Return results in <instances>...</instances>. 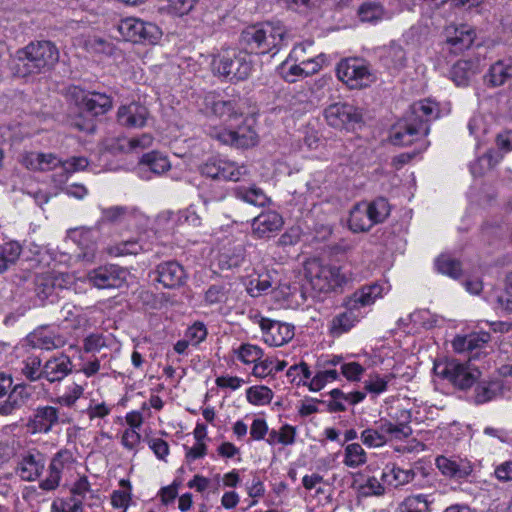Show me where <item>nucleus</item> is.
I'll use <instances>...</instances> for the list:
<instances>
[{
  "instance_id": "obj_1",
  "label": "nucleus",
  "mask_w": 512,
  "mask_h": 512,
  "mask_svg": "<svg viewBox=\"0 0 512 512\" xmlns=\"http://www.w3.org/2000/svg\"><path fill=\"white\" fill-rule=\"evenodd\" d=\"M439 114L438 106L422 100L411 106L410 114L398 121L391 129L390 140L396 146H408L425 138L430 131L429 123Z\"/></svg>"
},
{
  "instance_id": "obj_2",
  "label": "nucleus",
  "mask_w": 512,
  "mask_h": 512,
  "mask_svg": "<svg viewBox=\"0 0 512 512\" xmlns=\"http://www.w3.org/2000/svg\"><path fill=\"white\" fill-rule=\"evenodd\" d=\"M58 60V48L51 41H32L16 52L15 73L23 78L45 73Z\"/></svg>"
},
{
  "instance_id": "obj_3",
  "label": "nucleus",
  "mask_w": 512,
  "mask_h": 512,
  "mask_svg": "<svg viewBox=\"0 0 512 512\" xmlns=\"http://www.w3.org/2000/svg\"><path fill=\"white\" fill-rule=\"evenodd\" d=\"M285 39L286 30L281 24L264 22L246 27L241 32L240 44L250 54L275 55Z\"/></svg>"
},
{
  "instance_id": "obj_4",
  "label": "nucleus",
  "mask_w": 512,
  "mask_h": 512,
  "mask_svg": "<svg viewBox=\"0 0 512 512\" xmlns=\"http://www.w3.org/2000/svg\"><path fill=\"white\" fill-rule=\"evenodd\" d=\"M239 122L233 121L228 125L210 126L207 134L220 144L237 149H248L258 143V134L255 130V120L249 117H240Z\"/></svg>"
},
{
  "instance_id": "obj_5",
  "label": "nucleus",
  "mask_w": 512,
  "mask_h": 512,
  "mask_svg": "<svg viewBox=\"0 0 512 512\" xmlns=\"http://www.w3.org/2000/svg\"><path fill=\"white\" fill-rule=\"evenodd\" d=\"M305 272L312 289L319 293L336 291L348 282V277L340 267L325 264L317 259L306 263Z\"/></svg>"
},
{
  "instance_id": "obj_6",
  "label": "nucleus",
  "mask_w": 512,
  "mask_h": 512,
  "mask_svg": "<svg viewBox=\"0 0 512 512\" xmlns=\"http://www.w3.org/2000/svg\"><path fill=\"white\" fill-rule=\"evenodd\" d=\"M434 372L461 390L469 389L481 376L477 368L455 359L436 363Z\"/></svg>"
},
{
  "instance_id": "obj_7",
  "label": "nucleus",
  "mask_w": 512,
  "mask_h": 512,
  "mask_svg": "<svg viewBox=\"0 0 512 512\" xmlns=\"http://www.w3.org/2000/svg\"><path fill=\"white\" fill-rule=\"evenodd\" d=\"M337 76L351 89H362L376 81L370 66L357 58L342 60L337 65Z\"/></svg>"
},
{
  "instance_id": "obj_8",
  "label": "nucleus",
  "mask_w": 512,
  "mask_h": 512,
  "mask_svg": "<svg viewBox=\"0 0 512 512\" xmlns=\"http://www.w3.org/2000/svg\"><path fill=\"white\" fill-rule=\"evenodd\" d=\"M214 71L231 80H245L252 71V63L247 55L236 51H225L212 61Z\"/></svg>"
},
{
  "instance_id": "obj_9",
  "label": "nucleus",
  "mask_w": 512,
  "mask_h": 512,
  "mask_svg": "<svg viewBox=\"0 0 512 512\" xmlns=\"http://www.w3.org/2000/svg\"><path fill=\"white\" fill-rule=\"evenodd\" d=\"M72 419L54 406H38L28 418L27 430L32 434H47L59 424L71 423Z\"/></svg>"
},
{
  "instance_id": "obj_10",
  "label": "nucleus",
  "mask_w": 512,
  "mask_h": 512,
  "mask_svg": "<svg viewBox=\"0 0 512 512\" xmlns=\"http://www.w3.org/2000/svg\"><path fill=\"white\" fill-rule=\"evenodd\" d=\"M129 272L116 264H106L92 269L87 273L88 282L98 289H110L123 287Z\"/></svg>"
},
{
  "instance_id": "obj_11",
  "label": "nucleus",
  "mask_w": 512,
  "mask_h": 512,
  "mask_svg": "<svg viewBox=\"0 0 512 512\" xmlns=\"http://www.w3.org/2000/svg\"><path fill=\"white\" fill-rule=\"evenodd\" d=\"M204 105L207 110H210L220 118H226V121L229 123L243 117L245 112V101L243 99L232 98L225 100L214 93H209L205 96Z\"/></svg>"
},
{
  "instance_id": "obj_12",
  "label": "nucleus",
  "mask_w": 512,
  "mask_h": 512,
  "mask_svg": "<svg viewBox=\"0 0 512 512\" xmlns=\"http://www.w3.org/2000/svg\"><path fill=\"white\" fill-rule=\"evenodd\" d=\"M72 278L67 273L45 272L35 276V293L42 302L50 299L53 301L58 289L67 288Z\"/></svg>"
},
{
  "instance_id": "obj_13",
  "label": "nucleus",
  "mask_w": 512,
  "mask_h": 512,
  "mask_svg": "<svg viewBox=\"0 0 512 512\" xmlns=\"http://www.w3.org/2000/svg\"><path fill=\"white\" fill-rule=\"evenodd\" d=\"M74 463V457L68 449L59 450L51 459L45 479L40 481L39 487L44 491H53L59 487L62 472Z\"/></svg>"
},
{
  "instance_id": "obj_14",
  "label": "nucleus",
  "mask_w": 512,
  "mask_h": 512,
  "mask_svg": "<svg viewBox=\"0 0 512 512\" xmlns=\"http://www.w3.org/2000/svg\"><path fill=\"white\" fill-rule=\"evenodd\" d=\"M258 324L262 330L264 342L270 346H282L294 337V326L288 323L259 317Z\"/></svg>"
},
{
  "instance_id": "obj_15",
  "label": "nucleus",
  "mask_w": 512,
  "mask_h": 512,
  "mask_svg": "<svg viewBox=\"0 0 512 512\" xmlns=\"http://www.w3.org/2000/svg\"><path fill=\"white\" fill-rule=\"evenodd\" d=\"M45 466V455L36 449H32L20 455L16 472L22 480L32 482L40 478Z\"/></svg>"
},
{
  "instance_id": "obj_16",
  "label": "nucleus",
  "mask_w": 512,
  "mask_h": 512,
  "mask_svg": "<svg viewBox=\"0 0 512 512\" xmlns=\"http://www.w3.org/2000/svg\"><path fill=\"white\" fill-rule=\"evenodd\" d=\"M324 116L327 123L334 128H344L347 124L358 123L362 114L355 106L348 103H334L329 105Z\"/></svg>"
},
{
  "instance_id": "obj_17",
  "label": "nucleus",
  "mask_w": 512,
  "mask_h": 512,
  "mask_svg": "<svg viewBox=\"0 0 512 512\" xmlns=\"http://www.w3.org/2000/svg\"><path fill=\"white\" fill-rule=\"evenodd\" d=\"M72 95L81 101L85 109L93 116L105 114L112 108V98L100 92L85 93L82 89L74 87Z\"/></svg>"
},
{
  "instance_id": "obj_18",
  "label": "nucleus",
  "mask_w": 512,
  "mask_h": 512,
  "mask_svg": "<svg viewBox=\"0 0 512 512\" xmlns=\"http://www.w3.org/2000/svg\"><path fill=\"white\" fill-rule=\"evenodd\" d=\"M157 280L166 288H177L185 284L187 274L177 261H166L156 267Z\"/></svg>"
},
{
  "instance_id": "obj_19",
  "label": "nucleus",
  "mask_w": 512,
  "mask_h": 512,
  "mask_svg": "<svg viewBox=\"0 0 512 512\" xmlns=\"http://www.w3.org/2000/svg\"><path fill=\"white\" fill-rule=\"evenodd\" d=\"M149 117L148 109L136 102L119 107L117 121L121 126L127 128H142L146 125Z\"/></svg>"
},
{
  "instance_id": "obj_20",
  "label": "nucleus",
  "mask_w": 512,
  "mask_h": 512,
  "mask_svg": "<svg viewBox=\"0 0 512 512\" xmlns=\"http://www.w3.org/2000/svg\"><path fill=\"white\" fill-rule=\"evenodd\" d=\"M283 225V219L275 211L262 212L252 221L253 235L258 238H269L277 233Z\"/></svg>"
},
{
  "instance_id": "obj_21",
  "label": "nucleus",
  "mask_w": 512,
  "mask_h": 512,
  "mask_svg": "<svg viewBox=\"0 0 512 512\" xmlns=\"http://www.w3.org/2000/svg\"><path fill=\"white\" fill-rule=\"evenodd\" d=\"M491 336L487 332L471 333L464 336H457L452 342L453 349L458 353H470L471 358L479 356L478 350L482 349L490 340Z\"/></svg>"
},
{
  "instance_id": "obj_22",
  "label": "nucleus",
  "mask_w": 512,
  "mask_h": 512,
  "mask_svg": "<svg viewBox=\"0 0 512 512\" xmlns=\"http://www.w3.org/2000/svg\"><path fill=\"white\" fill-rule=\"evenodd\" d=\"M32 393L26 385L14 386L4 401H0V415L9 416L20 410L31 399Z\"/></svg>"
},
{
  "instance_id": "obj_23",
  "label": "nucleus",
  "mask_w": 512,
  "mask_h": 512,
  "mask_svg": "<svg viewBox=\"0 0 512 512\" xmlns=\"http://www.w3.org/2000/svg\"><path fill=\"white\" fill-rule=\"evenodd\" d=\"M447 33L448 37L446 42L450 46L452 52L456 54L470 48L476 35L475 31L467 25L454 27L453 33H451V28H448Z\"/></svg>"
},
{
  "instance_id": "obj_24",
  "label": "nucleus",
  "mask_w": 512,
  "mask_h": 512,
  "mask_svg": "<svg viewBox=\"0 0 512 512\" xmlns=\"http://www.w3.org/2000/svg\"><path fill=\"white\" fill-rule=\"evenodd\" d=\"M436 466L445 476L451 478H465L472 472L470 463L463 459H452L445 456L436 458Z\"/></svg>"
},
{
  "instance_id": "obj_25",
  "label": "nucleus",
  "mask_w": 512,
  "mask_h": 512,
  "mask_svg": "<svg viewBox=\"0 0 512 512\" xmlns=\"http://www.w3.org/2000/svg\"><path fill=\"white\" fill-rule=\"evenodd\" d=\"M72 372V361L64 354L49 359L44 364V378L53 383L61 381Z\"/></svg>"
},
{
  "instance_id": "obj_26",
  "label": "nucleus",
  "mask_w": 512,
  "mask_h": 512,
  "mask_svg": "<svg viewBox=\"0 0 512 512\" xmlns=\"http://www.w3.org/2000/svg\"><path fill=\"white\" fill-rule=\"evenodd\" d=\"M509 78H512V58L496 61L484 76L485 82L492 87L501 86Z\"/></svg>"
},
{
  "instance_id": "obj_27",
  "label": "nucleus",
  "mask_w": 512,
  "mask_h": 512,
  "mask_svg": "<svg viewBox=\"0 0 512 512\" xmlns=\"http://www.w3.org/2000/svg\"><path fill=\"white\" fill-rule=\"evenodd\" d=\"M382 291L381 286L374 284L365 286L355 291L345 302V306L348 308H354L356 311L360 307H365L373 304L375 300L380 296Z\"/></svg>"
},
{
  "instance_id": "obj_28",
  "label": "nucleus",
  "mask_w": 512,
  "mask_h": 512,
  "mask_svg": "<svg viewBox=\"0 0 512 512\" xmlns=\"http://www.w3.org/2000/svg\"><path fill=\"white\" fill-rule=\"evenodd\" d=\"M346 311L334 316L329 324V333L332 336H340L350 329L359 321V314L354 308L346 307Z\"/></svg>"
},
{
  "instance_id": "obj_29",
  "label": "nucleus",
  "mask_w": 512,
  "mask_h": 512,
  "mask_svg": "<svg viewBox=\"0 0 512 512\" xmlns=\"http://www.w3.org/2000/svg\"><path fill=\"white\" fill-rule=\"evenodd\" d=\"M348 225L354 233L367 232L374 226L365 202L358 203L352 208Z\"/></svg>"
},
{
  "instance_id": "obj_30",
  "label": "nucleus",
  "mask_w": 512,
  "mask_h": 512,
  "mask_svg": "<svg viewBox=\"0 0 512 512\" xmlns=\"http://www.w3.org/2000/svg\"><path fill=\"white\" fill-rule=\"evenodd\" d=\"M400 421L392 423L387 420L388 441L402 440L412 435L413 431L410 424L411 413L408 410H402L399 416Z\"/></svg>"
},
{
  "instance_id": "obj_31",
  "label": "nucleus",
  "mask_w": 512,
  "mask_h": 512,
  "mask_svg": "<svg viewBox=\"0 0 512 512\" xmlns=\"http://www.w3.org/2000/svg\"><path fill=\"white\" fill-rule=\"evenodd\" d=\"M220 179L221 181L238 182L249 176L250 172L246 165L235 161L220 159Z\"/></svg>"
},
{
  "instance_id": "obj_32",
  "label": "nucleus",
  "mask_w": 512,
  "mask_h": 512,
  "mask_svg": "<svg viewBox=\"0 0 512 512\" xmlns=\"http://www.w3.org/2000/svg\"><path fill=\"white\" fill-rule=\"evenodd\" d=\"M382 59L384 61V64L389 69H394V70L403 69L407 63V57H406V52H405L404 48L400 44H398L394 41H392L385 48L384 55H383Z\"/></svg>"
},
{
  "instance_id": "obj_33",
  "label": "nucleus",
  "mask_w": 512,
  "mask_h": 512,
  "mask_svg": "<svg viewBox=\"0 0 512 512\" xmlns=\"http://www.w3.org/2000/svg\"><path fill=\"white\" fill-rule=\"evenodd\" d=\"M477 69L472 61L459 60L451 69V79L458 86H466L476 75Z\"/></svg>"
},
{
  "instance_id": "obj_34",
  "label": "nucleus",
  "mask_w": 512,
  "mask_h": 512,
  "mask_svg": "<svg viewBox=\"0 0 512 512\" xmlns=\"http://www.w3.org/2000/svg\"><path fill=\"white\" fill-rule=\"evenodd\" d=\"M414 477V470L402 469L395 465L391 467L387 466L382 474V480L395 488L411 482Z\"/></svg>"
},
{
  "instance_id": "obj_35",
  "label": "nucleus",
  "mask_w": 512,
  "mask_h": 512,
  "mask_svg": "<svg viewBox=\"0 0 512 512\" xmlns=\"http://www.w3.org/2000/svg\"><path fill=\"white\" fill-rule=\"evenodd\" d=\"M502 158L503 153L490 149L471 163L470 170L474 176H482L493 169Z\"/></svg>"
},
{
  "instance_id": "obj_36",
  "label": "nucleus",
  "mask_w": 512,
  "mask_h": 512,
  "mask_svg": "<svg viewBox=\"0 0 512 512\" xmlns=\"http://www.w3.org/2000/svg\"><path fill=\"white\" fill-rule=\"evenodd\" d=\"M31 342L34 347L43 350H52L60 348L65 344L62 336L55 335L46 330H38L31 335Z\"/></svg>"
},
{
  "instance_id": "obj_37",
  "label": "nucleus",
  "mask_w": 512,
  "mask_h": 512,
  "mask_svg": "<svg viewBox=\"0 0 512 512\" xmlns=\"http://www.w3.org/2000/svg\"><path fill=\"white\" fill-rule=\"evenodd\" d=\"M233 194L236 198L255 206H264L269 201L264 191L256 186L250 188L237 186L233 188Z\"/></svg>"
},
{
  "instance_id": "obj_38",
  "label": "nucleus",
  "mask_w": 512,
  "mask_h": 512,
  "mask_svg": "<svg viewBox=\"0 0 512 512\" xmlns=\"http://www.w3.org/2000/svg\"><path fill=\"white\" fill-rule=\"evenodd\" d=\"M22 253V246L17 241L0 245V274L14 265Z\"/></svg>"
},
{
  "instance_id": "obj_39",
  "label": "nucleus",
  "mask_w": 512,
  "mask_h": 512,
  "mask_svg": "<svg viewBox=\"0 0 512 512\" xmlns=\"http://www.w3.org/2000/svg\"><path fill=\"white\" fill-rule=\"evenodd\" d=\"M365 207L374 225L384 222L390 214V205L384 197H378L369 203L365 202Z\"/></svg>"
},
{
  "instance_id": "obj_40",
  "label": "nucleus",
  "mask_w": 512,
  "mask_h": 512,
  "mask_svg": "<svg viewBox=\"0 0 512 512\" xmlns=\"http://www.w3.org/2000/svg\"><path fill=\"white\" fill-rule=\"evenodd\" d=\"M386 15L384 7L375 2H365L358 9V16L362 22L376 23Z\"/></svg>"
},
{
  "instance_id": "obj_41",
  "label": "nucleus",
  "mask_w": 512,
  "mask_h": 512,
  "mask_svg": "<svg viewBox=\"0 0 512 512\" xmlns=\"http://www.w3.org/2000/svg\"><path fill=\"white\" fill-rule=\"evenodd\" d=\"M366 452L358 443L348 444L345 447L344 464L350 468H357L366 463Z\"/></svg>"
},
{
  "instance_id": "obj_42",
  "label": "nucleus",
  "mask_w": 512,
  "mask_h": 512,
  "mask_svg": "<svg viewBox=\"0 0 512 512\" xmlns=\"http://www.w3.org/2000/svg\"><path fill=\"white\" fill-rule=\"evenodd\" d=\"M141 163L147 165L156 174L164 173L170 169L168 158L155 151L144 154Z\"/></svg>"
},
{
  "instance_id": "obj_43",
  "label": "nucleus",
  "mask_w": 512,
  "mask_h": 512,
  "mask_svg": "<svg viewBox=\"0 0 512 512\" xmlns=\"http://www.w3.org/2000/svg\"><path fill=\"white\" fill-rule=\"evenodd\" d=\"M436 267L440 273L446 274L454 279L459 278L462 273L460 261L448 255L439 256L436 260Z\"/></svg>"
},
{
  "instance_id": "obj_44",
  "label": "nucleus",
  "mask_w": 512,
  "mask_h": 512,
  "mask_svg": "<svg viewBox=\"0 0 512 512\" xmlns=\"http://www.w3.org/2000/svg\"><path fill=\"white\" fill-rule=\"evenodd\" d=\"M143 250L142 246L134 240L123 241L107 247V254L112 257L137 255Z\"/></svg>"
},
{
  "instance_id": "obj_45",
  "label": "nucleus",
  "mask_w": 512,
  "mask_h": 512,
  "mask_svg": "<svg viewBox=\"0 0 512 512\" xmlns=\"http://www.w3.org/2000/svg\"><path fill=\"white\" fill-rule=\"evenodd\" d=\"M162 37L160 28L152 22H143L135 43L156 44Z\"/></svg>"
},
{
  "instance_id": "obj_46",
  "label": "nucleus",
  "mask_w": 512,
  "mask_h": 512,
  "mask_svg": "<svg viewBox=\"0 0 512 512\" xmlns=\"http://www.w3.org/2000/svg\"><path fill=\"white\" fill-rule=\"evenodd\" d=\"M143 22L141 19L128 17L120 21L118 30L126 40L135 42Z\"/></svg>"
},
{
  "instance_id": "obj_47",
  "label": "nucleus",
  "mask_w": 512,
  "mask_h": 512,
  "mask_svg": "<svg viewBox=\"0 0 512 512\" xmlns=\"http://www.w3.org/2000/svg\"><path fill=\"white\" fill-rule=\"evenodd\" d=\"M247 400L253 405H267L273 398V392L266 386H253L246 391Z\"/></svg>"
},
{
  "instance_id": "obj_48",
  "label": "nucleus",
  "mask_w": 512,
  "mask_h": 512,
  "mask_svg": "<svg viewBox=\"0 0 512 512\" xmlns=\"http://www.w3.org/2000/svg\"><path fill=\"white\" fill-rule=\"evenodd\" d=\"M61 316L66 328L78 329L84 322V317L81 314V309L76 306L66 304L61 309Z\"/></svg>"
},
{
  "instance_id": "obj_49",
  "label": "nucleus",
  "mask_w": 512,
  "mask_h": 512,
  "mask_svg": "<svg viewBox=\"0 0 512 512\" xmlns=\"http://www.w3.org/2000/svg\"><path fill=\"white\" fill-rule=\"evenodd\" d=\"M399 512H430L429 502L422 494L409 496L400 504Z\"/></svg>"
},
{
  "instance_id": "obj_50",
  "label": "nucleus",
  "mask_w": 512,
  "mask_h": 512,
  "mask_svg": "<svg viewBox=\"0 0 512 512\" xmlns=\"http://www.w3.org/2000/svg\"><path fill=\"white\" fill-rule=\"evenodd\" d=\"M23 375L30 381L44 378V366L41 367V359L38 356H29L23 362Z\"/></svg>"
},
{
  "instance_id": "obj_51",
  "label": "nucleus",
  "mask_w": 512,
  "mask_h": 512,
  "mask_svg": "<svg viewBox=\"0 0 512 512\" xmlns=\"http://www.w3.org/2000/svg\"><path fill=\"white\" fill-rule=\"evenodd\" d=\"M238 359L244 364H254L263 357V350L253 344H242L236 351Z\"/></svg>"
},
{
  "instance_id": "obj_52",
  "label": "nucleus",
  "mask_w": 512,
  "mask_h": 512,
  "mask_svg": "<svg viewBox=\"0 0 512 512\" xmlns=\"http://www.w3.org/2000/svg\"><path fill=\"white\" fill-rule=\"evenodd\" d=\"M499 385L496 382H480L475 388L474 401L483 404L491 401L497 394Z\"/></svg>"
},
{
  "instance_id": "obj_53",
  "label": "nucleus",
  "mask_w": 512,
  "mask_h": 512,
  "mask_svg": "<svg viewBox=\"0 0 512 512\" xmlns=\"http://www.w3.org/2000/svg\"><path fill=\"white\" fill-rule=\"evenodd\" d=\"M287 377L290 378L291 383H295L297 386L306 385L308 386L307 380L311 377V371L309 366L305 362L292 365L287 371Z\"/></svg>"
},
{
  "instance_id": "obj_54",
  "label": "nucleus",
  "mask_w": 512,
  "mask_h": 512,
  "mask_svg": "<svg viewBox=\"0 0 512 512\" xmlns=\"http://www.w3.org/2000/svg\"><path fill=\"white\" fill-rule=\"evenodd\" d=\"M119 484L121 487L125 488V490H115L111 495V504L114 508L126 509L131 500V485L130 482L125 479L120 480Z\"/></svg>"
},
{
  "instance_id": "obj_55",
  "label": "nucleus",
  "mask_w": 512,
  "mask_h": 512,
  "mask_svg": "<svg viewBox=\"0 0 512 512\" xmlns=\"http://www.w3.org/2000/svg\"><path fill=\"white\" fill-rule=\"evenodd\" d=\"M338 378V372L335 369H327L319 371L308 383L310 391H320L328 382H332Z\"/></svg>"
},
{
  "instance_id": "obj_56",
  "label": "nucleus",
  "mask_w": 512,
  "mask_h": 512,
  "mask_svg": "<svg viewBox=\"0 0 512 512\" xmlns=\"http://www.w3.org/2000/svg\"><path fill=\"white\" fill-rule=\"evenodd\" d=\"M393 378L392 375L381 377L378 374L370 375L364 382V388L369 393L380 394L387 390L389 381Z\"/></svg>"
},
{
  "instance_id": "obj_57",
  "label": "nucleus",
  "mask_w": 512,
  "mask_h": 512,
  "mask_svg": "<svg viewBox=\"0 0 512 512\" xmlns=\"http://www.w3.org/2000/svg\"><path fill=\"white\" fill-rule=\"evenodd\" d=\"M281 69H282L283 78L289 83H294L300 78H305L310 75H313V69H311L309 71L304 70L301 63L292 64L288 67H287V63H284L282 65Z\"/></svg>"
},
{
  "instance_id": "obj_58",
  "label": "nucleus",
  "mask_w": 512,
  "mask_h": 512,
  "mask_svg": "<svg viewBox=\"0 0 512 512\" xmlns=\"http://www.w3.org/2000/svg\"><path fill=\"white\" fill-rule=\"evenodd\" d=\"M199 0H168L167 11L173 16L187 15Z\"/></svg>"
},
{
  "instance_id": "obj_59",
  "label": "nucleus",
  "mask_w": 512,
  "mask_h": 512,
  "mask_svg": "<svg viewBox=\"0 0 512 512\" xmlns=\"http://www.w3.org/2000/svg\"><path fill=\"white\" fill-rule=\"evenodd\" d=\"M127 214V207L113 206L102 209V217L98 221V225L104 223H116L120 221Z\"/></svg>"
},
{
  "instance_id": "obj_60",
  "label": "nucleus",
  "mask_w": 512,
  "mask_h": 512,
  "mask_svg": "<svg viewBox=\"0 0 512 512\" xmlns=\"http://www.w3.org/2000/svg\"><path fill=\"white\" fill-rule=\"evenodd\" d=\"M220 167L221 164L219 158H209L206 162L199 166V172L202 176L211 178L213 180H219Z\"/></svg>"
},
{
  "instance_id": "obj_61",
  "label": "nucleus",
  "mask_w": 512,
  "mask_h": 512,
  "mask_svg": "<svg viewBox=\"0 0 512 512\" xmlns=\"http://www.w3.org/2000/svg\"><path fill=\"white\" fill-rule=\"evenodd\" d=\"M52 512H84L81 499L71 497L68 500L61 501L60 505L54 502L51 506Z\"/></svg>"
},
{
  "instance_id": "obj_62",
  "label": "nucleus",
  "mask_w": 512,
  "mask_h": 512,
  "mask_svg": "<svg viewBox=\"0 0 512 512\" xmlns=\"http://www.w3.org/2000/svg\"><path fill=\"white\" fill-rule=\"evenodd\" d=\"M103 347H106V340L102 334L92 333L83 341V349L88 353L99 352Z\"/></svg>"
},
{
  "instance_id": "obj_63",
  "label": "nucleus",
  "mask_w": 512,
  "mask_h": 512,
  "mask_svg": "<svg viewBox=\"0 0 512 512\" xmlns=\"http://www.w3.org/2000/svg\"><path fill=\"white\" fill-rule=\"evenodd\" d=\"M227 291L221 284L211 285L205 292V301L209 305L218 304L226 300Z\"/></svg>"
},
{
  "instance_id": "obj_64",
  "label": "nucleus",
  "mask_w": 512,
  "mask_h": 512,
  "mask_svg": "<svg viewBox=\"0 0 512 512\" xmlns=\"http://www.w3.org/2000/svg\"><path fill=\"white\" fill-rule=\"evenodd\" d=\"M147 444L159 460L166 461V457L169 455V445L165 440L152 437L147 439Z\"/></svg>"
}]
</instances>
